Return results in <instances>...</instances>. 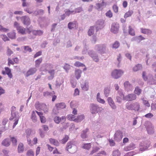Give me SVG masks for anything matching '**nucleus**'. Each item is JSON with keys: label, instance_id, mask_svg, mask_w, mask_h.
Wrapping results in <instances>:
<instances>
[{"label": "nucleus", "instance_id": "obj_1", "mask_svg": "<svg viewBox=\"0 0 156 156\" xmlns=\"http://www.w3.org/2000/svg\"><path fill=\"white\" fill-rule=\"evenodd\" d=\"M77 148V146L73 142L70 141L67 143L66 150L70 153L73 154L76 152Z\"/></svg>", "mask_w": 156, "mask_h": 156}, {"label": "nucleus", "instance_id": "obj_2", "mask_svg": "<svg viewBox=\"0 0 156 156\" xmlns=\"http://www.w3.org/2000/svg\"><path fill=\"white\" fill-rule=\"evenodd\" d=\"M126 107L129 110L138 111L140 108V105L139 103L137 102H135L131 104L127 103L126 105Z\"/></svg>", "mask_w": 156, "mask_h": 156}, {"label": "nucleus", "instance_id": "obj_3", "mask_svg": "<svg viewBox=\"0 0 156 156\" xmlns=\"http://www.w3.org/2000/svg\"><path fill=\"white\" fill-rule=\"evenodd\" d=\"M124 72L121 69H115L111 73V76L114 79H117L120 78L123 74Z\"/></svg>", "mask_w": 156, "mask_h": 156}, {"label": "nucleus", "instance_id": "obj_4", "mask_svg": "<svg viewBox=\"0 0 156 156\" xmlns=\"http://www.w3.org/2000/svg\"><path fill=\"white\" fill-rule=\"evenodd\" d=\"M32 27L31 26H30L29 28H27L26 29L23 27L21 26L20 27L18 28L17 31L20 34L22 35H24L26 34V32L28 33V34H30L32 32V30L30 29H32Z\"/></svg>", "mask_w": 156, "mask_h": 156}, {"label": "nucleus", "instance_id": "obj_5", "mask_svg": "<svg viewBox=\"0 0 156 156\" xmlns=\"http://www.w3.org/2000/svg\"><path fill=\"white\" fill-rule=\"evenodd\" d=\"M66 120V116H63L61 117L59 116H56L54 118V120L56 124H58L61 123L65 122Z\"/></svg>", "mask_w": 156, "mask_h": 156}, {"label": "nucleus", "instance_id": "obj_6", "mask_svg": "<svg viewBox=\"0 0 156 156\" xmlns=\"http://www.w3.org/2000/svg\"><path fill=\"white\" fill-rule=\"evenodd\" d=\"M119 28V24L117 23H113L111 26V31L113 33L116 34L118 32Z\"/></svg>", "mask_w": 156, "mask_h": 156}, {"label": "nucleus", "instance_id": "obj_7", "mask_svg": "<svg viewBox=\"0 0 156 156\" xmlns=\"http://www.w3.org/2000/svg\"><path fill=\"white\" fill-rule=\"evenodd\" d=\"M122 137V133L120 131H117L114 135V139L117 141H120Z\"/></svg>", "mask_w": 156, "mask_h": 156}, {"label": "nucleus", "instance_id": "obj_8", "mask_svg": "<svg viewBox=\"0 0 156 156\" xmlns=\"http://www.w3.org/2000/svg\"><path fill=\"white\" fill-rule=\"evenodd\" d=\"M21 20L24 25L28 26L30 24V18L27 16H22L21 17Z\"/></svg>", "mask_w": 156, "mask_h": 156}, {"label": "nucleus", "instance_id": "obj_9", "mask_svg": "<svg viewBox=\"0 0 156 156\" xmlns=\"http://www.w3.org/2000/svg\"><path fill=\"white\" fill-rule=\"evenodd\" d=\"M90 111L92 114L98 113L99 108L97 105L92 104L91 105Z\"/></svg>", "mask_w": 156, "mask_h": 156}, {"label": "nucleus", "instance_id": "obj_10", "mask_svg": "<svg viewBox=\"0 0 156 156\" xmlns=\"http://www.w3.org/2000/svg\"><path fill=\"white\" fill-rule=\"evenodd\" d=\"M136 98V95L134 94H129L127 95L125 98V99L129 101L135 100Z\"/></svg>", "mask_w": 156, "mask_h": 156}, {"label": "nucleus", "instance_id": "obj_11", "mask_svg": "<svg viewBox=\"0 0 156 156\" xmlns=\"http://www.w3.org/2000/svg\"><path fill=\"white\" fill-rule=\"evenodd\" d=\"M37 70V69L35 68H30L27 71L26 75V76L28 77L30 75L36 73Z\"/></svg>", "mask_w": 156, "mask_h": 156}, {"label": "nucleus", "instance_id": "obj_12", "mask_svg": "<svg viewBox=\"0 0 156 156\" xmlns=\"http://www.w3.org/2000/svg\"><path fill=\"white\" fill-rule=\"evenodd\" d=\"M106 45L104 44L101 45H97L96 46L97 49L99 51H100L101 53L104 52L105 50Z\"/></svg>", "mask_w": 156, "mask_h": 156}, {"label": "nucleus", "instance_id": "obj_13", "mask_svg": "<svg viewBox=\"0 0 156 156\" xmlns=\"http://www.w3.org/2000/svg\"><path fill=\"white\" fill-rule=\"evenodd\" d=\"M56 108L58 110H60L66 108V105L63 102L57 103L55 105Z\"/></svg>", "mask_w": 156, "mask_h": 156}, {"label": "nucleus", "instance_id": "obj_14", "mask_svg": "<svg viewBox=\"0 0 156 156\" xmlns=\"http://www.w3.org/2000/svg\"><path fill=\"white\" fill-rule=\"evenodd\" d=\"M108 101L109 105L112 109H115L116 108V106L112 98L111 97L108 98Z\"/></svg>", "mask_w": 156, "mask_h": 156}, {"label": "nucleus", "instance_id": "obj_15", "mask_svg": "<svg viewBox=\"0 0 156 156\" xmlns=\"http://www.w3.org/2000/svg\"><path fill=\"white\" fill-rule=\"evenodd\" d=\"M68 27L69 29H72L77 27V23L76 21H73L72 22H69L68 24Z\"/></svg>", "mask_w": 156, "mask_h": 156}, {"label": "nucleus", "instance_id": "obj_16", "mask_svg": "<svg viewBox=\"0 0 156 156\" xmlns=\"http://www.w3.org/2000/svg\"><path fill=\"white\" fill-rule=\"evenodd\" d=\"M135 148V145L133 144H130L129 146L125 147L124 148V150L128 151L134 149Z\"/></svg>", "mask_w": 156, "mask_h": 156}, {"label": "nucleus", "instance_id": "obj_17", "mask_svg": "<svg viewBox=\"0 0 156 156\" xmlns=\"http://www.w3.org/2000/svg\"><path fill=\"white\" fill-rule=\"evenodd\" d=\"M104 24V23L103 21H98L97 23V25L96 27L97 31L99 29L103 28Z\"/></svg>", "mask_w": 156, "mask_h": 156}, {"label": "nucleus", "instance_id": "obj_18", "mask_svg": "<svg viewBox=\"0 0 156 156\" xmlns=\"http://www.w3.org/2000/svg\"><path fill=\"white\" fill-rule=\"evenodd\" d=\"M2 144L4 146L8 147L10 144V140L9 138H6L2 141Z\"/></svg>", "mask_w": 156, "mask_h": 156}, {"label": "nucleus", "instance_id": "obj_19", "mask_svg": "<svg viewBox=\"0 0 156 156\" xmlns=\"http://www.w3.org/2000/svg\"><path fill=\"white\" fill-rule=\"evenodd\" d=\"M16 116L15 115H14V117L12 116L9 119L10 120H12L14 119V122L13 126V128H14L16 125L18 124L19 120V118L18 117H16Z\"/></svg>", "mask_w": 156, "mask_h": 156}, {"label": "nucleus", "instance_id": "obj_20", "mask_svg": "<svg viewBox=\"0 0 156 156\" xmlns=\"http://www.w3.org/2000/svg\"><path fill=\"white\" fill-rule=\"evenodd\" d=\"M91 147V143L84 144L83 145L82 148L87 150H89Z\"/></svg>", "mask_w": 156, "mask_h": 156}, {"label": "nucleus", "instance_id": "obj_21", "mask_svg": "<svg viewBox=\"0 0 156 156\" xmlns=\"http://www.w3.org/2000/svg\"><path fill=\"white\" fill-rule=\"evenodd\" d=\"M142 66L141 64H137L133 67V70L134 72H136L142 69Z\"/></svg>", "mask_w": 156, "mask_h": 156}, {"label": "nucleus", "instance_id": "obj_22", "mask_svg": "<svg viewBox=\"0 0 156 156\" xmlns=\"http://www.w3.org/2000/svg\"><path fill=\"white\" fill-rule=\"evenodd\" d=\"M82 72V71L80 69H77L75 70V74L76 78L77 80L79 79L80 77Z\"/></svg>", "mask_w": 156, "mask_h": 156}, {"label": "nucleus", "instance_id": "obj_23", "mask_svg": "<svg viewBox=\"0 0 156 156\" xmlns=\"http://www.w3.org/2000/svg\"><path fill=\"white\" fill-rule=\"evenodd\" d=\"M124 85L125 89L129 90L130 88H132V85L128 81H126L124 83Z\"/></svg>", "mask_w": 156, "mask_h": 156}, {"label": "nucleus", "instance_id": "obj_24", "mask_svg": "<svg viewBox=\"0 0 156 156\" xmlns=\"http://www.w3.org/2000/svg\"><path fill=\"white\" fill-rule=\"evenodd\" d=\"M140 30L142 33L145 34H150L152 32L150 30L147 29L141 28Z\"/></svg>", "mask_w": 156, "mask_h": 156}, {"label": "nucleus", "instance_id": "obj_25", "mask_svg": "<svg viewBox=\"0 0 156 156\" xmlns=\"http://www.w3.org/2000/svg\"><path fill=\"white\" fill-rule=\"evenodd\" d=\"M141 89H140L139 87L137 86L135 87L134 91V94L137 95H139L141 94Z\"/></svg>", "mask_w": 156, "mask_h": 156}, {"label": "nucleus", "instance_id": "obj_26", "mask_svg": "<svg viewBox=\"0 0 156 156\" xmlns=\"http://www.w3.org/2000/svg\"><path fill=\"white\" fill-rule=\"evenodd\" d=\"M49 140L50 143L56 146H58L59 145V143L55 139L50 138L49 139Z\"/></svg>", "mask_w": 156, "mask_h": 156}, {"label": "nucleus", "instance_id": "obj_27", "mask_svg": "<svg viewBox=\"0 0 156 156\" xmlns=\"http://www.w3.org/2000/svg\"><path fill=\"white\" fill-rule=\"evenodd\" d=\"M24 151V147L23 144L20 143L18 145V153H20L23 152Z\"/></svg>", "mask_w": 156, "mask_h": 156}, {"label": "nucleus", "instance_id": "obj_28", "mask_svg": "<svg viewBox=\"0 0 156 156\" xmlns=\"http://www.w3.org/2000/svg\"><path fill=\"white\" fill-rule=\"evenodd\" d=\"M35 111H33L32 112L31 119L34 122H36L37 121V117L36 115Z\"/></svg>", "mask_w": 156, "mask_h": 156}, {"label": "nucleus", "instance_id": "obj_29", "mask_svg": "<svg viewBox=\"0 0 156 156\" xmlns=\"http://www.w3.org/2000/svg\"><path fill=\"white\" fill-rule=\"evenodd\" d=\"M84 117L83 115H78L76 118V119L75 120L76 122H80L81 121L84 119Z\"/></svg>", "mask_w": 156, "mask_h": 156}, {"label": "nucleus", "instance_id": "obj_30", "mask_svg": "<svg viewBox=\"0 0 156 156\" xmlns=\"http://www.w3.org/2000/svg\"><path fill=\"white\" fill-rule=\"evenodd\" d=\"M94 33V26L90 27L88 30V35L90 36L92 35Z\"/></svg>", "mask_w": 156, "mask_h": 156}, {"label": "nucleus", "instance_id": "obj_31", "mask_svg": "<svg viewBox=\"0 0 156 156\" xmlns=\"http://www.w3.org/2000/svg\"><path fill=\"white\" fill-rule=\"evenodd\" d=\"M88 129H86L85 130L82 131V133L81 134V137L83 139L86 138L87 137L86 133L87 132Z\"/></svg>", "mask_w": 156, "mask_h": 156}, {"label": "nucleus", "instance_id": "obj_32", "mask_svg": "<svg viewBox=\"0 0 156 156\" xmlns=\"http://www.w3.org/2000/svg\"><path fill=\"white\" fill-rule=\"evenodd\" d=\"M129 34L132 36L135 35V32L134 30L132 28L131 26L129 27Z\"/></svg>", "mask_w": 156, "mask_h": 156}, {"label": "nucleus", "instance_id": "obj_33", "mask_svg": "<svg viewBox=\"0 0 156 156\" xmlns=\"http://www.w3.org/2000/svg\"><path fill=\"white\" fill-rule=\"evenodd\" d=\"M43 110L44 112H47L48 111V108L47 105L44 104H42V107L40 108V110Z\"/></svg>", "mask_w": 156, "mask_h": 156}, {"label": "nucleus", "instance_id": "obj_34", "mask_svg": "<svg viewBox=\"0 0 156 156\" xmlns=\"http://www.w3.org/2000/svg\"><path fill=\"white\" fill-rule=\"evenodd\" d=\"M67 119L70 121H74L75 122L76 116L72 114H70L68 115Z\"/></svg>", "mask_w": 156, "mask_h": 156}, {"label": "nucleus", "instance_id": "obj_35", "mask_svg": "<svg viewBox=\"0 0 156 156\" xmlns=\"http://www.w3.org/2000/svg\"><path fill=\"white\" fill-rule=\"evenodd\" d=\"M100 149V148L98 147H93L92 148V150L91 151L90 154L92 155L94 153L97 152Z\"/></svg>", "mask_w": 156, "mask_h": 156}, {"label": "nucleus", "instance_id": "obj_36", "mask_svg": "<svg viewBox=\"0 0 156 156\" xmlns=\"http://www.w3.org/2000/svg\"><path fill=\"white\" fill-rule=\"evenodd\" d=\"M5 71L4 70L2 71V73L3 75H5L11 72V69L8 67H5Z\"/></svg>", "mask_w": 156, "mask_h": 156}, {"label": "nucleus", "instance_id": "obj_37", "mask_svg": "<svg viewBox=\"0 0 156 156\" xmlns=\"http://www.w3.org/2000/svg\"><path fill=\"white\" fill-rule=\"evenodd\" d=\"M133 11H129L127 12L124 15V17L125 18L129 17L131 16L133 13Z\"/></svg>", "mask_w": 156, "mask_h": 156}, {"label": "nucleus", "instance_id": "obj_38", "mask_svg": "<svg viewBox=\"0 0 156 156\" xmlns=\"http://www.w3.org/2000/svg\"><path fill=\"white\" fill-rule=\"evenodd\" d=\"M43 103H40L39 102H37L35 104V107L36 109L38 110H40V108L42 107Z\"/></svg>", "mask_w": 156, "mask_h": 156}, {"label": "nucleus", "instance_id": "obj_39", "mask_svg": "<svg viewBox=\"0 0 156 156\" xmlns=\"http://www.w3.org/2000/svg\"><path fill=\"white\" fill-rule=\"evenodd\" d=\"M8 37L11 39H14L16 37V33L14 32L8 34Z\"/></svg>", "mask_w": 156, "mask_h": 156}, {"label": "nucleus", "instance_id": "obj_40", "mask_svg": "<svg viewBox=\"0 0 156 156\" xmlns=\"http://www.w3.org/2000/svg\"><path fill=\"white\" fill-rule=\"evenodd\" d=\"M119 96H117V101L119 102H120L122 99L124 98V95L122 94H119Z\"/></svg>", "mask_w": 156, "mask_h": 156}, {"label": "nucleus", "instance_id": "obj_41", "mask_svg": "<svg viewBox=\"0 0 156 156\" xmlns=\"http://www.w3.org/2000/svg\"><path fill=\"white\" fill-rule=\"evenodd\" d=\"M42 61V58H41L38 59L37 60L35 61V66L37 67L39 66L40 64L41 63Z\"/></svg>", "mask_w": 156, "mask_h": 156}, {"label": "nucleus", "instance_id": "obj_42", "mask_svg": "<svg viewBox=\"0 0 156 156\" xmlns=\"http://www.w3.org/2000/svg\"><path fill=\"white\" fill-rule=\"evenodd\" d=\"M74 65L76 67H83L85 66L83 64L80 63L79 62H76L74 64Z\"/></svg>", "mask_w": 156, "mask_h": 156}, {"label": "nucleus", "instance_id": "obj_43", "mask_svg": "<svg viewBox=\"0 0 156 156\" xmlns=\"http://www.w3.org/2000/svg\"><path fill=\"white\" fill-rule=\"evenodd\" d=\"M27 156H34V153L32 150H29L27 153Z\"/></svg>", "mask_w": 156, "mask_h": 156}, {"label": "nucleus", "instance_id": "obj_44", "mask_svg": "<svg viewBox=\"0 0 156 156\" xmlns=\"http://www.w3.org/2000/svg\"><path fill=\"white\" fill-rule=\"evenodd\" d=\"M120 45L119 43L117 41H116L113 44L112 48H117L119 47Z\"/></svg>", "mask_w": 156, "mask_h": 156}, {"label": "nucleus", "instance_id": "obj_45", "mask_svg": "<svg viewBox=\"0 0 156 156\" xmlns=\"http://www.w3.org/2000/svg\"><path fill=\"white\" fill-rule=\"evenodd\" d=\"M24 51L26 52H31L32 50L31 48L28 46H26L24 47Z\"/></svg>", "mask_w": 156, "mask_h": 156}, {"label": "nucleus", "instance_id": "obj_46", "mask_svg": "<svg viewBox=\"0 0 156 156\" xmlns=\"http://www.w3.org/2000/svg\"><path fill=\"white\" fill-rule=\"evenodd\" d=\"M110 90L109 88H105L104 90V94L106 97H108L110 93Z\"/></svg>", "mask_w": 156, "mask_h": 156}, {"label": "nucleus", "instance_id": "obj_47", "mask_svg": "<svg viewBox=\"0 0 156 156\" xmlns=\"http://www.w3.org/2000/svg\"><path fill=\"white\" fill-rule=\"evenodd\" d=\"M105 15L106 16L109 18H111L112 17L113 14L110 10H108L105 13Z\"/></svg>", "mask_w": 156, "mask_h": 156}, {"label": "nucleus", "instance_id": "obj_48", "mask_svg": "<svg viewBox=\"0 0 156 156\" xmlns=\"http://www.w3.org/2000/svg\"><path fill=\"white\" fill-rule=\"evenodd\" d=\"M69 137L68 136H65V137L62 140V142L63 144L65 143L68 140Z\"/></svg>", "mask_w": 156, "mask_h": 156}, {"label": "nucleus", "instance_id": "obj_49", "mask_svg": "<svg viewBox=\"0 0 156 156\" xmlns=\"http://www.w3.org/2000/svg\"><path fill=\"white\" fill-rule=\"evenodd\" d=\"M89 86L87 84L85 83L82 86V88L83 90L84 91H87L88 89Z\"/></svg>", "mask_w": 156, "mask_h": 156}, {"label": "nucleus", "instance_id": "obj_50", "mask_svg": "<svg viewBox=\"0 0 156 156\" xmlns=\"http://www.w3.org/2000/svg\"><path fill=\"white\" fill-rule=\"evenodd\" d=\"M122 57L121 54H119L117 55V59L118 62V64H119L122 60Z\"/></svg>", "mask_w": 156, "mask_h": 156}, {"label": "nucleus", "instance_id": "obj_51", "mask_svg": "<svg viewBox=\"0 0 156 156\" xmlns=\"http://www.w3.org/2000/svg\"><path fill=\"white\" fill-rule=\"evenodd\" d=\"M11 141L14 145H16L17 139L14 137H12L11 138Z\"/></svg>", "mask_w": 156, "mask_h": 156}, {"label": "nucleus", "instance_id": "obj_52", "mask_svg": "<svg viewBox=\"0 0 156 156\" xmlns=\"http://www.w3.org/2000/svg\"><path fill=\"white\" fill-rule=\"evenodd\" d=\"M120 153L119 151H115L113 152L112 156H120Z\"/></svg>", "mask_w": 156, "mask_h": 156}, {"label": "nucleus", "instance_id": "obj_53", "mask_svg": "<svg viewBox=\"0 0 156 156\" xmlns=\"http://www.w3.org/2000/svg\"><path fill=\"white\" fill-rule=\"evenodd\" d=\"M9 30V29L4 27L2 25H0V31L6 32Z\"/></svg>", "mask_w": 156, "mask_h": 156}, {"label": "nucleus", "instance_id": "obj_54", "mask_svg": "<svg viewBox=\"0 0 156 156\" xmlns=\"http://www.w3.org/2000/svg\"><path fill=\"white\" fill-rule=\"evenodd\" d=\"M1 37L3 40L5 41L9 40L8 38L5 35H1Z\"/></svg>", "mask_w": 156, "mask_h": 156}, {"label": "nucleus", "instance_id": "obj_55", "mask_svg": "<svg viewBox=\"0 0 156 156\" xmlns=\"http://www.w3.org/2000/svg\"><path fill=\"white\" fill-rule=\"evenodd\" d=\"M114 12L117 13L118 11V7L116 5H114L112 7Z\"/></svg>", "mask_w": 156, "mask_h": 156}, {"label": "nucleus", "instance_id": "obj_56", "mask_svg": "<svg viewBox=\"0 0 156 156\" xmlns=\"http://www.w3.org/2000/svg\"><path fill=\"white\" fill-rule=\"evenodd\" d=\"M74 13V11H70V10H68L66 12V15L69 16L70 14Z\"/></svg>", "mask_w": 156, "mask_h": 156}, {"label": "nucleus", "instance_id": "obj_57", "mask_svg": "<svg viewBox=\"0 0 156 156\" xmlns=\"http://www.w3.org/2000/svg\"><path fill=\"white\" fill-rule=\"evenodd\" d=\"M82 11V9L81 7H79L78 8H76L75 9V11H74V13L75 14L76 13H79L80 12Z\"/></svg>", "mask_w": 156, "mask_h": 156}, {"label": "nucleus", "instance_id": "obj_58", "mask_svg": "<svg viewBox=\"0 0 156 156\" xmlns=\"http://www.w3.org/2000/svg\"><path fill=\"white\" fill-rule=\"evenodd\" d=\"M144 116L147 118H151L153 116V115L151 113H149L145 115Z\"/></svg>", "mask_w": 156, "mask_h": 156}, {"label": "nucleus", "instance_id": "obj_59", "mask_svg": "<svg viewBox=\"0 0 156 156\" xmlns=\"http://www.w3.org/2000/svg\"><path fill=\"white\" fill-rule=\"evenodd\" d=\"M32 130L31 129H28L26 130V133L28 136H30L31 134Z\"/></svg>", "mask_w": 156, "mask_h": 156}, {"label": "nucleus", "instance_id": "obj_60", "mask_svg": "<svg viewBox=\"0 0 156 156\" xmlns=\"http://www.w3.org/2000/svg\"><path fill=\"white\" fill-rule=\"evenodd\" d=\"M14 27L16 28L17 30V29L19 27H20L21 26H20V24L17 22H15L14 23Z\"/></svg>", "mask_w": 156, "mask_h": 156}, {"label": "nucleus", "instance_id": "obj_61", "mask_svg": "<svg viewBox=\"0 0 156 156\" xmlns=\"http://www.w3.org/2000/svg\"><path fill=\"white\" fill-rule=\"evenodd\" d=\"M70 68V66L67 64H66L64 67V69L67 71Z\"/></svg>", "mask_w": 156, "mask_h": 156}, {"label": "nucleus", "instance_id": "obj_62", "mask_svg": "<svg viewBox=\"0 0 156 156\" xmlns=\"http://www.w3.org/2000/svg\"><path fill=\"white\" fill-rule=\"evenodd\" d=\"M143 103L144 105L148 107L150 106V104L149 103L148 101L147 100H143Z\"/></svg>", "mask_w": 156, "mask_h": 156}, {"label": "nucleus", "instance_id": "obj_63", "mask_svg": "<svg viewBox=\"0 0 156 156\" xmlns=\"http://www.w3.org/2000/svg\"><path fill=\"white\" fill-rule=\"evenodd\" d=\"M40 118L41 121L42 123H44L46 122V119L44 116H43Z\"/></svg>", "mask_w": 156, "mask_h": 156}, {"label": "nucleus", "instance_id": "obj_64", "mask_svg": "<svg viewBox=\"0 0 156 156\" xmlns=\"http://www.w3.org/2000/svg\"><path fill=\"white\" fill-rule=\"evenodd\" d=\"M8 65L9 66H10V65H13L14 63V62H13L12 60H11L10 58H9L8 59Z\"/></svg>", "mask_w": 156, "mask_h": 156}]
</instances>
